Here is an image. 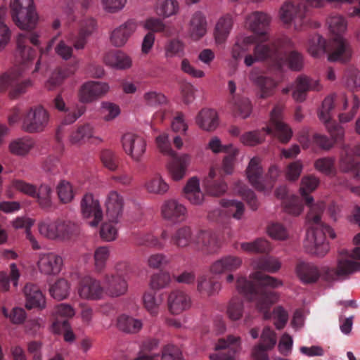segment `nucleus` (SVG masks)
Listing matches in <instances>:
<instances>
[{
	"instance_id": "57",
	"label": "nucleus",
	"mask_w": 360,
	"mask_h": 360,
	"mask_svg": "<svg viewBox=\"0 0 360 360\" xmlns=\"http://www.w3.org/2000/svg\"><path fill=\"white\" fill-rule=\"evenodd\" d=\"M93 136V129L89 124H84L77 129L70 137V142L73 144L79 143L84 138H91Z\"/></svg>"
},
{
	"instance_id": "27",
	"label": "nucleus",
	"mask_w": 360,
	"mask_h": 360,
	"mask_svg": "<svg viewBox=\"0 0 360 360\" xmlns=\"http://www.w3.org/2000/svg\"><path fill=\"white\" fill-rule=\"evenodd\" d=\"M186 213V207L175 200L166 201L162 207L163 217L173 221L183 220Z\"/></svg>"
},
{
	"instance_id": "48",
	"label": "nucleus",
	"mask_w": 360,
	"mask_h": 360,
	"mask_svg": "<svg viewBox=\"0 0 360 360\" xmlns=\"http://www.w3.org/2000/svg\"><path fill=\"white\" fill-rule=\"evenodd\" d=\"M240 140L244 145L255 146L260 144L265 140V136L262 134V131H251L243 134Z\"/></svg>"
},
{
	"instance_id": "61",
	"label": "nucleus",
	"mask_w": 360,
	"mask_h": 360,
	"mask_svg": "<svg viewBox=\"0 0 360 360\" xmlns=\"http://www.w3.org/2000/svg\"><path fill=\"white\" fill-rule=\"evenodd\" d=\"M162 297L161 295L156 297L155 292H148L143 295V302L146 308L148 311H153L158 307L162 302Z\"/></svg>"
},
{
	"instance_id": "51",
	"label": "nucleus",
	"mask_w": 360,
	"mask_h": 360,
	"mask_svg": "<svg viewBox=\"0 0 360 360\" xmlns=\"http://www.w3.org/2000/svg\"><path fill=\"white\" fill-rule=\"evenodd\" d=\"M170 276L167 272H160L151 276L150 281V288L154 290H158L169 285L170 283Z\"/></svg>"
},
{
	"instance_id": "53",
	"label": "nucleus",
	"mask_w": 360,
	"mask_h": 360,
	"mask_svg": "<svg viewBox=\"0 0 360 360\" xmlns=\"http://www.w3.org/2000/svg\"><path fill=\"white\" fill-rule=\"evenodd\" d=\"M52 193L51 188L48 185H41L36 192L35 197L37 198L40 206L43 208L49 207L51 205V194Z\"/></svg>"
},
{
	"instance_id": "25",
	"label": "nucleus",
	"mask_w": 360,
	"mask_h": 360,
	"mask_svg": "<svg viewBox=\"0 0 360 360\" xmlns=\"http://www.w3.org/2000/svg\"><path fill=\"white\" fill-rule=\"evenodd\" d=\"M196 123L203 130L214 131L219 125L218 114L213 109L203 108L196 116Z\"/></svg>"
},
{
	"instance_id": "56",
	"label": "nucleus",
	"mask_w": 360,
	"mask_h": 360,
	"mask_svg": "<svg viewBox=\"0 0 360 360\" xmlns=\"http://www.w3.org/2000/svg\"><path fill=\"white\" fill-rule=\"evenodd\" d=\"M103 165L111 171H115L118 167V160L115 154L108 149L103 150L101 155Z\"/></svg>"
},
{
	"instance_id": "41",
	"label": "nucleus",
	"mask_w": 360,
	"mask_h": 360,
	"mask_svg": "<svg viewBox=\"0 0 360 360\" xmlns=\"http://www.w3.org/2000/svg\"><path fill=\"white\" fill-rule=\"evenodd\" d=\"M58 231L59 238L62 240H69L79 234V226L70 221L58 222Z\"/></svg>"
},
{
	"instance_id": "62",
	"label": "nucleus",
	"mask_w": 360,
	"mask_h": 360,
	"mask_svg": "<svg viewBox=\"0 0 360 360\" xmlns=\"http://www.w3.org/2000/svg\"><path fill=\"white\" fill-rule=\"evenodd\" d=\"M162 360H184L181 350L174 345H167L162 352Z\"/></svg>"
},
{
	"instance_id": "34",
	"label": "nucleus",
	"mask_w": 360,
	"mask_h": 360,
	"mask_svg": "<svg viewBox=\"0 0 360 360\" xmlns=\"http://www.w3.org/2000/svg\"><path fill=\"white\" fill-rule=\"evenodd\" d=\"M117 326L124 333H136L141 328L142 323L140 320L122 314L117 318Z\"/></svg>"
},
{
	"instance_id": "2",
	"label": "nucleus",
	"mask_w": 360,
	"mask_h": 360,
	"mask_svg": "<svg viewBox=\"0 0 360 360\" xmlns=\"http://www.w3.org/2000/svg\"><path fill=\"white\" fill-rule=\"evenodd\" d=\"M254 272L250 280L239 277L236 280V290L248 301L255 302L256 309L263 314L264 319L270 315V258L259 257L252 262Z\"/></svg>"
},
{
	"instance_id": "40",
	"label": "nucleus",
	"mask_w": 360,
	"mask_h": 360,
	"mask_svg": "<svg viewBox=\"0 0 360 360\" xmlns=\"http://www.w3.org/2000/svg\"><path fill=\"white\" fill-rule=\"evenodd\" d=\"M179 10V4L176 0H159L156 13L159 16L167 18L175 15Z\"/></svg>"
},
{
	"instance_id": "10",
	"label": "nucleus",
	"mask_w": 360,
	"mask_h": 360,
	"mask_svg": "<svg viewBox=\"0 0 360 360\" xmlns=\"http://www.w3.org/2000/svg\"><path fill=\"white\" fill-rule=\"evenodd\" d=\"M355 157L360 158V143L352 148L344 147L340 156L339 167L343 172H351L360 180V162Z\"/></svg>"
},
{
	"instance_id": "5",
	"label": "nucleus",
	"mask_w": 360,
	"mask_h": 360,
	"mask_svg": "<svg viewBox=\"0 0 360 360\" xmlns=\"http://www.w3.org/2000/svg\"><path fill=\"white\" fill-rule=\"evenodd\" d=\"M338 98L342 103V105L340 110H346L348 105V100L345 96L342 95L338 97L337 95L333 94L325 98L319 112V117L326 125L333 140L328 139L326 135L314 134L313 136V141L316 146L325 150H330L333 146L335 142L342 140L344 136V129L332 120L335 103Z\"/></svg>"
},
{
	"instance_id": "9",
	"label": "nucleus",
	"mask_w": 360,
	"mask_h": 360,
	"mask_svg": "<svg viewBox=\"0 0 360 360\" xmlns=\"http://www.w3.org/2000/svg\"><path fill=\"white\" fill-rule=\"evenodd\" d=\"M280 17L284 24H293L296 30H302L307 27L316 28L320 25L319 22L310 20L309 10L305 4L285 3L281 8Z\"/></svg>"
},
{
	"instance_id": "12",
	"label": "nucleus",
	"mask_w": 360,
	"mask_h": 360,
	"mask_svg": "<svg viewBox=\"0 0 360 360\" xmlns=\"http://www.w3.org/2000/svg\"><path fill=\"white\" fill-rule=\"evenodd\" d=\"M321 89L322 86L319 80L304 75H300L295 79V89L292 96L296 102L302 103L306 100L309 91H319Z\"/></svg>"
},
{
	"instance_id": "33",
	"label": "nucleus",
	"mask_w": 360,
	"mask_h": 360,
	"mask_svg": "<svg viewBox=\"0 0 360 360\" xmlns=\"http://www.w3.org/2000/svg\"><path fill=\"white\" fill-rule=\"evenodd\" d=\"M233 20L230 15H226L221 18L215 27L214 37L215 40L219 44L224 43L232 27Z\"/></svg>"
},
{
	"instance_id": "59",
	"label": "nucleus",
	"mask_w": 360,
	"mask_h": 360,
	"mask_svg": "<svg viewBox=\"0 0 360 360\" xmlns=\"http://www.w3.org/2000/svg\"><path fill=\"white\" fill-rule=\"evenodd\" d=\"M292 345L293 340L292 337L288 333H284L281 337L278 344V352L283 356H288L291 354Z\"/></svg>"
},
{
	"instance_id": "50",
	"label": "nucleus",
	"mask_w": 360,
	"mask_h": 360,
	"mask_svg": "<svg viewBox=\"0 0 360 360\" xmlns=\"http://www.w3.org/2000/svg\"><path fill=\"white\" fill-rule=\"evenodd\" d=\"M38 226L40 234L45 238L51 240L59 238L58 222L56 224L41 222Z\"/></svg>"
},
{
	"instance_id": "42",
	"label": "nucleus",
	"mask_w": 360,
	"mask_h": 360,
	"mask_svg": "<svg viewBox=\"0 0 360 360\" xmlns=\"http://www.w3.org/2000/svg\"><path fill=\"white\" fill-rule=\"evenodd\" d=\"M51 295L56 300H62L66 298L69 292V284L63 278L58 279L49 288Z\"/></svg>"
},
{
	"instance_id": "63",
	"label": "nucleus",
	"mask_w": 360,
	"mask_h": 360,
	"mask_svg": "<svg viewBox=\"0 0 360 360\" xmlns=\"http://www.w3.org/2000/svg\"><path fill=\"white\" fill-rule=\"evenodd\" d=\"M236 109L243 119L248 117L252 112V105L248 98H240L235 104Z\"/></svg>"
},
{
	"instance_id": "31",
	"label": "nucleus",
	"mask_w": 360,
	"mask_h": 360,
	"mask_svg": "<svg viewBox=\"0 0 360 360\" xmlns=\"http://www.w3.org/2000/svg\"><path fill=\"white\" fill-rule=\"evenodd\" d=\"M243 251L257 255H268L270 251V243L264 238H257L254 241L240 244Z\"/></svg>"
},
{
	"instance_id": "43",
	"label": "nucleus",
	"mask_w": 360,
	"mask_h": 360,
	"mask_svg": "<svg viewBox=\"0 0 360 360\" xmlns=\"http://www.w3.org/2000/svg\"><path fill=\"white\" fill-rule=\"evenodd\" d=\"M243 301L240 298L233 297L229 303L226 313L231 320L238 321L243 316Z\"/></svg>"
},
{
	"instance_id": "58",
	"label": "nucleus",
	"mask_w": 360,
	"mask_h": 360,
	"mask_svg": "<svg viewBox=\"0 0 360 360\" xmlns=\"http://www.w3.org/2000/svg\"><path fill=\"white\" fill-rule=\"evenodd\" d=\"M146 186L150 193L155 194H163L169 188L168 185L161 178L150 180L146 184Z\"/></svg>"
},
{
	"instance_id": "21",
	"label": "nucleus",
	"mask_w": 360,
	"mask_h": 360,
	"mask_svg": "<svg viewBox=\"0 0 360 360\" xmlns=\"http://www.w3.org/2000/svg\"><path fill=\"white\" fill-rule=\"evenodd\" d=\"M103 62L107 65L119 70H125L131 67V58L120 50L108 51L103 56Z\"/></svg>"
},
{
	"instance_id": "28",
	"label": "nucleus",
	"mask_w": 360,
	"mask_h": 360,
	"mask_svg": "<svg viewBox=\"0 0 360 360\" xmlns=\"http://www.w3.org/2000/svg\"><path fill=\"white\" fill-rule=\"evenodd\" d=\"M105 292L110 297H117L121 296L127 290L126 281L120 276H106Z\"/></svg>"
},
{
	"instance_id": "55",
	"label": "nucleus",
	"mask_w": 360,
	"mask_h": 360,
	"mask_svg": "<svg viewBox=\"0 0 360 360\" xmlns=\"http://www.w3.org/2000/svg\"><path fill=\"white\" fill-rule=\"evenodd\" d=\"M32 145L22 139H18L12 141L9 145L10 152L15 155H25L29 153Z\"/></svg>"
},
{
	"instance_id": "26",
	"label": "nucleus",
	"mask_w": 360,
	"mask_h": 360,
	"mask_svg": "<svg viewBox=\"0 0 360 360\" xmlns=\"http://www.w3.org/2000/svg\"><path fill=\"white\" fill-rule=\"evenodd\" d=\"M270 349V327L266 326L260 336L259 342L255 345L251 356L254 360H269Z\"/></svg>"
},
{
	"instance_id": "32",
	"label": "nucleus",
	"mask_w": 360,
	"mask_h": 360,
	"mask_svg": "<svg viewBox=\"0 0 360 360\" xmlns=\"http://www.w3.org/2000/svg\"><path fill=\"white\" fill-rule=\"evenodd\" d=\"M174 161L169 167L172 177L175 181L181 179L186 174L187 167L190 161V155L184 154L180 157H173Z\"/></svg>"
},
{
	"instance_id": "8",
	"label": "nucleus",
	"mask_w": 360,
	"mask_h": 360,
	"mask_svg": "<svg viewBox=\"0 0 360 360\" xmlns=\"http://www.w3.org/2000/svg\"><path fill=\"white\" fill-rule=\"evenodd\" d=\"M11 18L22 30L31 32L37 27L39 15L33 0H11Z\"/></svg>"
},
{
	"instance_id": "20",
	"label": "nucleus",
	"mask_w": 360,
	"mask_h": 360,
	"mask_svg": "<svg viewBox=\"0 0 360 360\" xmlns=\"http://www.w3.org/2000/svg\"><path fill=\"white\" fill-rule=\"evenodd\" d=\"M40 271L46 275H56L63 265L62 258L54 254L44 255L37 263Z\"/></svg>"
},
{
	"instance_id": "38",
	"label": "nucleus",
	"mask_w": 360,
	"mask_h": 360,
	"mask_svg": "<svg viewBox=\"0 0 360 360\" xmlns=\"http://www.w3.org/2000/svg\"><path fill=\"white\" fill-rule=\"evenodd\" d=\"M61 328L64 329L63 336L65 341L68 342H74L75 340V335L74 334L68 319L60 320L59 319H57L53 322L52 329L54 333L60 334Z\"/></svg>"
},
{
	"instance_id": "39",
	"label": "nucleus",
	"mask_w": 360,
	"mask_h": 360,
	"mask_svg": "<svg viewBox=\"0 0 360 360\" xmlns=\"http://www.w3.org/2000/svg\"><path fill=\"white\" fill-rule=\"evenodd\" d=\"M308 51L314 57H319L327 51L326 39L319 34L314 35L309 40Z\"/></svg>"
},
{
	"instance_id": "44",
	"label": "nucleus",
	"mask_w": 360,
	"mask_h": 360,
	"mask_svg": "<svg viewBox=\"0 0 360 360\" xmlns=\"http://www.w3.org/2000/svg\"><path fill=\"white\" fill-rule=\"evenodd\" d=\"M271 321L277 330L285 328L288 321V313L281 306H276L271 311Z\"/></svg>"
},
{
	"instance_id": "3",
	"label": "nucleus",
	"mask_w": 360,
	"mask_h": 360,
	"mask_svg": "<svg viewBox=\"0 0 360 360\" xmlns=\"http://www.w3.org/2000/svg\"><path fill=\"white\" fill-rule=\"evenodd\" d=\"M352 259H360V248L356 247L349 252L343 249L340 251L337 269L327 266L321 268L309 262H300L296 266V273L303 283H316L320 278L324 281H333L340 276L352 274L360 270V263Z\"/></svg>"
},
{
	"instance_id": "22",
	"label": "nucleus",
	"mask_w": 360,
	"mask_h": 360,
	"mask_svg": "<svg viewBox=\"0 0 360 360\" xmlns=\"http://www.w3.org/2000/svg\"><path fill=\"white\" fill-rule=\"evenodd\" d=\"M195 242L201 250L207 254L216 252L220 247L217 236L210 231H200Z\"/></svg>"
},
{
	"instance_id": "45",
	"label": "nucleus",
	"mask_w": 360,
	"mask_h": 360,
	"mask_svg": "<svg viewBox=\"0 0 360 360\" xmlns=\"http://www.w3.org/2000/svg\"><path fill=\"white\" fill-rule=\"evenodd\" d=\"M57 194L62 203H69L74 198L72 186L66 180H61L56 187Z\"/></svg>"
},
{
	"instance_id": "52",
	"label": "nucleus",
	"mask_w": 360,
	"mask_h": 360,
	"mask_svg": "<svg viewBox=\"0 0 360 360\" xmlns=\"http://www.w3.org/2000/svg\"><path fill=\"white\" fill-rule=\"evenodd\" d=\"M191 25L193 29L192 35L196 39L202 37L206 32V21L200 15H195L191 20Z\"/></svg>"
},
{
	"instance_id": "29",
	"label": "nucleus",
	"mask_w": 360,
	"mask_h": 360,
	"mask_svg": "<svg viewBox=\"0 0 360 360\" xmlns=\"http://www.w3.org/2000/svg\"><path fill=\"white\" fill-rule=\"evenodd\" d=\"M186 198L193 204L199 205L204 200V194L200 189L199 179L191 178L184 188Z\"/></svg>"
},
{
	"instance_id": "47",
	"label": "nucleus",
	"mask_w": 360,
	"mask_h": 360,
	"mask_svg": "<svg viewBox=\"0 0 360 360\" xmlns=\"http://www.w3.org/2000/svg\"><path fill=\"white\" fill-rule=\"evenodd\" d=\"M203 185L207 193L212 196H221L227 190V184L223 180L214 181L213 182H210L209 180H203Z\"/></svg>"
},
{
	"instance_id": "16",
	"label": "nucleus",
	"mask_w": 360,
	"mask_h": 360,
	"mask_svg": "<svg viewBox=\"0 0 360 360\" xmlns=\"http://www.w3.org/2000/svg\"><path fill=\"white\" fill-rule=\"evenodd\" d=\"M275 196L283 200V206L287 213L298 216L303 210L301 200L296 195H288V191L285 186H281L275 191Z\"/></svg>"
},
{
	"instance_id": "18",
	"label": "nucleus",
	"mask_w": 360,
	"mask_h": 360,
	"mask_svg": "<svg viewBox=\"0 0 360 360\" xmlns=\"http://www.w3.org/2000/svg\"><path fill=\"white\" fill-rule=\"evenodd\" d=\"M259 162V158H252L246 169L245 174L249 183L257 191L262 192L266 190V186L263 183V169Z\"/></svg>"
},
{
	"instance_id": "24",
	"label": "nucleus",
	"mask_w": 360,
	"mask_h": 360,
	"mask_svg": "<svg viewBox=\"0 0 360 360\" xmlns=\"http://www.w3.org/2000/svg\"><path fill=\"white\" fill-rule=\"evenodd\" d=\"M24 293L26 297V304L25 305L26 309H43L45 307V298L37 286L33 284H27L24 287Z\"/></svg>"
},
{
	"instance_id": "46",
	"label": "nucleus",
	"mask_w": 360,
	"mask_h": 360,
	"mask_svg": "<svg viewBox=\"0 0 360 360\" xmlns=\"http://www.w3.org/2000/svg\"><path fill=\"white\" fill-rule=\"evenodd\" d=\"M25 43V35L19 34L17 38V48L23 63L31 60L34 57V50L31 47L26 46Z\"/></svg>"
},
{
	"instance_id": "1",
	"label": "nucleus",
	"mask_w": 360,
	"mask_h": 360,
	"mask_svg": "<svg viewBox=\"0 0 360 360\" xmlns=\"http://www.w3.org/2000/svg\"><path fill=\"white\" fill-rule=\"evenodd\" d=\"M319 184V179L314 176H306L302 179L300 194L305 203L310 207L307 215V221L309 228L307 232L304 244L307 251L319 257H323L329 250L326 236L333 239L335 238L334 231L321 220L325 205L321 202L313 204L314 199L309 193L314 191Z\"/></svg>"
},
{
	"instance_id": "17",
	"label": "nucleus",
	"mask_w": 360,
	"mask_h": 360,
	"mask_svg": "<svg viewBox=\"0 0 360 360\" xmlns=\"http://www.w3.org/2000/svg\"><path fill=\"white\" fill-rule=\"evenodd\" d=\"M249 29L257 35L258 39L262 42L265 40L264 37L268 34L269 20L266 14L255 11L247 18Z\"/></svg>"
},
{
	"instance_id": "60",
	"label": "nucleus",
	"mask_w": 360,
	"mask_h": 360,
	"mask_svg": "<svg viewBox=\"0 0 360 360\" xmlns=\"http://www.w3.org/2000/svg\"><path fill=\"white\" fill-rule=\"evenodd\" d=\"M254 83L259 90V98H266L269 96L270 79L265 76H258L254 79Z\"/></svg>"
},
{
	"instance_id": "30",
	"label": "nucleus",
	"mask_w": 360,
	"mask_h": 360,
	"mask_svg": "<svg viewBox=\"0 0 360 360\" xmlns=\"http://www.w3.org/2000/svg\"><path fill=\"white\" fill-rule=\"evenodd\" d=\"M168 306L174 314H179L189 307L187 296L181 291L172 292L168 297Z\"/></svg>"
},
{
	"instance_id": "23",
	"label": "nucleus",
	"mask_w": 360,
	"mask_h": 360,
	"mask_svg": "<svg viewBox=\"0 0 360 360\" xmlns=\"http://www.w3.org/2000/svg\"><path fill=\"white\" fill-rule=\"evenodd\" d=\"M103 289L98 281L91 278L84 277L80 281L79 288V296L84 299H98L101 297Z\"/></svg>"
},
{
	"instance_id": "35",
	"label": "nucleus",
	"mask_w": 360,
	"mask_h": 360,
	"mask_svg": "<svg viewBox=\"0 0 360 360\" xmlns=\"http://www.w3.org/2000/svg\"><path fill=\"white\" fill-rule=\"evenodd\" d=\"M123 199L118 195L115 198H112L107 203L106 216L108 220L112 222L117 223L118 218L122 214Z\"/></svg>"
},
{
	"instance_id": "36",
	"label": "nucleus",
	"mask_w": 360,
	"mask_h": 360,
	"mask_svg": "<svg viewBox=\"0 0 360 360\" xmlns=\"http://www.w3.org/2000/svg\"><path fill=\"white\" fill-rule=\"evenodd\" d=\"M193 231L190 226H184L178 229L172 236L173 243L178 248L188 247L191 243Z\"/></svg>"
},
{
	"instance_id": "7",
	"label": "nucleus",
	"mask_w": 360,
	"mask_h": 360,
	"mask_svg": "<svg viewBox=\"0 0 360 360\" xmlns=\"http://www.w3.org/2000/svg\"><path fill=\"white\" fill-rule=\"evenodd\" d=\"M290 91L291 87L287 86L279 94L271 93V96L277 101L271 109V133L274 131L275 136L283 143H288L292 136L291 127L283 122L285 103Z\"/></svg>"
},
{
	"instance_id": "19",
	"label": "nucleus",
	"mask_w": 360,
	"mask_h": 360,
	"mask_svg": "<svg viewBox=\"0 0 360 360\" xmlns=\"http://www.w3.org/2000/svg\"><path fill=\"white\" fill-rule=\"evenodd\" d=\"M136 23L134 20H129L115 29L110 36L112 44L115 47L124 46L131 34L136 30Z\"/></svg>"
},
{
	"instance_id": "15",
	"label": "nucleus",
	"mask_w": 360,
	"mask_h": 360,
	"mask_svg": "<svg viewBox=\"0 0 360 360\" xmlns=\"http://www.w3.org/2000/svg\"><path fill=\"white\" fill-rule=\"evenodd\" d=\"M122 146L126 151L134 160L139 162L146 151L145 141L133 134H125L122 138Z\"/></svg>"
},
{
	"instance_id": "4",
	"label": "nucleus",
	"mask_w": 360,
	"mask_h": 360,
	"mask_svg": "<svg viewBox=\"0 0 360 360\" xmlns=\"http://www.w3.org/2000/svg\"><path fill=\"white\" fill-rule=\"evenodd\" d=\"M293 43L288 37H283L271 41V93L274 88L285 79L289 69L300 72L304 67L303 56L292 51Z\"/></svg>"
},
{
	"instance_id": "14",
	"label": "nucleus",
	"mask_w": 360,
	"mask_h": 360,
	"mask_svg": "<svg viewBox=\"0 0 360 360\" xmlns=\"http://www.w3.org/2000/svg\"><path fill=\"white\" fill-rule=\"evenodd\" d=\"M81 212L84 217L89 218L94 215V219L90 222L92 226H96L102 220L103 212L101 208L99 201L94 198L91 193H86L81 200Z\"/></svg>"
},
{
	"instance_id": "54",
	"label": "nucleus",
	"mask_w": 360,
	"mask_h": 360,
	"mask_svg": "<svg viewBox=\"0 0 360 360\" xmlns=\"http://www.w3.org/2000/svg\"><path fill=\"white\" fill-rule=\"evenodd\" d=\"M346 84L352 91L360 90V71L350 68L346 72Z\"/></svg>"
},
{
	"instance_id": "49",
	"label": "nucleus",
	"mask_w": 360,
	"mask_h": 360,
	"mask_svg": "<svg viewBox=\"0 0 360 360\" xmlns=\"http://www.w3.org/2000/svg\"><path fill=\"white\" fill-rule=\"evenodd\" d=\"M314 167L325 174H331L335 171V158L330 157L319 158L314 162Z\"/></svg>"
},
{
	"instance_id": "11",
	"label": "nucleus",
	"mask_w": 360,
	"mask_h": 360,
	"mask_svg": "<svg viewBox=\"0 0 360 360\" xmlns=\"http://www.w3.org/2000/svg\"><path fill=\"white\" fill-rule=\"evenodd\" d=\"M49 121V114L42 105L31 108L23 120L22 129L35 133L41 131Z\"/></svg>"
},
{
	"instance_id": "64",
	"label": "nucleus",
	"mask_w": 360,
	"mask_h": 360,
	"mask_svg": "<svg viewBox=\"0 0 360 360\" xmlns=\"http://www.w3.org/2000/svg\"><path fill=\"white\" fill-rule=\"evenodd\" d=\"M238 154V150L235 148L231 153L224 158L222 161V170L226 174H231L233 173L236 156Z\"/></svg>"
},
{
	"instance_id": "13",
	"label": "nucleus",
	"mask_w": 360,
	"mask_h": 360,
	"mask_svg": "<svg viewBox=\"0 0 360 360\" xmlns=\"http://www.w3.org/2000/svg\"><path fill=\"white\" fill-rule=\"evenodd\" d=\"M109 89L108 84L105 82H86L79 91V101L83 103L93 102L105 95Z\"/></svg>"
},
{
	"instance_id": "6",
	"label": "nucleus",
	"mask_w": 360,
	"mask_h": 360,
	"mask_svg": "<svg viewBox=\"0 0 360 360\" xmlns=\"http://www.w3.org/2000/svg\"><path fill=\"white\" fill-rule=\"evenodd\" d=\"M327 23L330 31L336 35L334 40V49L328 54V60L347 62L352 56V50L348 42L340 37V34L347 30L346 19L340 15H334L329 17Z\"/></svg>"
},
{
	"instance_id": "37",
	"label": "nucleus",
	"mask_w": 360,
	"mask_h": 360,
	"mask_svg": "<svg viewBox=\"0 0 360 360\" xmlns=\"http://www.w3.org/2000/svg\"><path fill=\"white\" fill-rule=\"evenodd\" d=\"M221 289V284L217 281H207L205 276L198 279L197 290L201 294L207 297H212L214 293Z\"/></svg>"
}]
</instances>
